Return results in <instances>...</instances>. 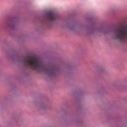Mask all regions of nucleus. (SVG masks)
I'll use <instances>...</instances> for the list:
<instances>
[{
    "label": "nucleus",
    "mask_w": 127,
    "mask_h": 127,
    "mask_svg": "<svg viewBox=\"0 0 127 127\" xmlns=\"http://www.w3.org/2000/svg\"><path fill=\"white\" fill-rule=\"evenodd\" d=\"M23 63L27 67L32 68L33 70L38 71H44L49 74H52L55 69L53 67L45 65L38 58H31L29 55L24 57Z\"/></svg>",
    "instance_id": "nucleus-1"
},
{
    "label": "nucleus",
    "mask_w": 127,
    "mask_h": 127,
    "mask_svg": "<svg viewBox=\"0 0 127 127\" xmlns=\"http://www.w3.org/2000/svg\"><path fill=\"white\" fill-rule=\"evenodd\" d=\"M114 38L122 41L127 40V25L114 30Z\"/></svg>",
    "instance_id": "nucleus-2"
},
{
    "label": "nucleus",
    "mask_w": 127,
    "mask_h": 127,
    "mask_svg": "<svg viewBox=\"0 0 127 127\" xmlns=\"http://www.w3.org/2000/svg\"><path fill=\"white\" fill-rule=\"evenodd\" d=\"M57 18L56 15L52 12L47 13L46 15V19L47 20L51 21H54Z\"/></svg>",
    "instance_id": "nucleus-3"
},
{
    "label": "nucleus",
    "mask_w": 127,
    "mask_h": 127,
    "mask_svg": "<svg viewBox=\"0 0 127 127\" xmlns=\"http://www.w3.org/2000/svg\"><path fill=\"white\" fill-rule=\"evenodd\" d=\"M10 26L12 28L13 27V26H12V25H10Z\"/></svg>",
    "instance_id": "nucleus-4"
}]
</instances>
